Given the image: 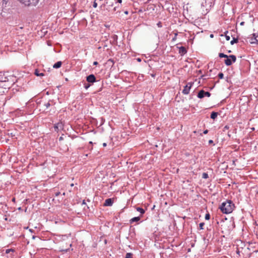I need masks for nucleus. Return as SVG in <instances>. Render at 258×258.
<instances>
[{
    "label": "nucleus",
    "instance_id": "5701e85b",
    "mask_svg": "<svg viewBox=\"0 0 258 258\" xmlns=\"http://www.w3.org/2000/svg\"><path fill=\"white\" fill-rule=\"evenodd\" d=\"M205 219L206 220H209L210 219V215L209 213H207L205 215Z\"/></svg>",
    "mask_w": 258,
    "mask_h": 258
},
{
    "label": "nucleus",
    "instance_id": "ea45409f",
    "mask_svg": "<svg viewBox=\"0 0 258 258\" xmlns=\"http://www.w3.org/2000/svg\"><path fill=\"white\" fill-rule=\"evenodd\" d=\"M122 2V0H117V2L116 3H121Z\"/></svg>",
    "mask_w": 258,
    "mask_h": 258
},
{
    "label": "nucleus",
    "instance_id": "dca6fc26",
    "mask_svg": "<svg viewBox=\"0 0 258 258\" xmlns=\"http://www.w3.org/2000/svg\"><path fill=\"white\" fill-rule=\"evenodd\" d=\"M136 210L138 212H139L141 215L144 214L145 212V210L141 207H137Z\"/></svg>",
    "mask_w": 258,
    "mask_h": 258
},
{
    "label": "nucleus",
    "instance_id": "412c9836",
    "mask_svg": "<svg viewBox=\"0 0 258 258\" xmlns=\"http://www.w3.org/2000/svg\"><path fill=\"white\" fill-rule=\"evenodd\" d=\"M8 2V0H3V6L6 7L7 3Z\"/></svg>",
    "mask_w": 258,
    "mask_h": 258
},
{
    "label": "nucleus",
    "instance_id": "bb28decb",
    "mask_svg": "<svg viewBox=\"0 0 258 258\" xmlns=\"http://www.w3.org/2000/svg\"><path fill=\"white\" fill-rule=\"evenodd\" d=\"M177 35V33H175L174 36V37H173V38L172 39V41H174L176 40Z\"/></svg>",
    "mask_w": 258,
    "mask_h": 258
},
{
    "label": "nucleus",
    "instance_id": "6ab92c4d",
    "mask_svg": "<svg viewBox=\"0 0 258 258\" xmlns=\"http://www.w3.org/2000/svg\"><path fill=\"white\" fill-rule=\"evenodd\" d=\"M15 251L14 249L10 248L6 250L5 253L7 254L10 253L11 252H14Z\"/></svg>",
    "mask_w": 258,
    "mask_h": 258
},
{
    "label": "nucleus",
    "instance_id": "0eeeda50",
    "mask_svg": "<svg viewBox=\"0 0 258 258\" xmlns=\"http://www.w3.org/2000/svg\"><path fill=\"white\" fill-rule=\"evenodd\" d=\"M113 202L111 199L109 198L107 199L103 204L104 206H111L113 204Z\"/></svg>",
    "mask_w": 258,
    "mask_h": 258
},
{
    "label": "nucleus",
    "instance_id": "3c124183",
    "mask_svg": "<svg viewBox=\"0 0 258 258\" xmlns=\"http://www.w3.org/2000/svg\"><path fill=\"white\" fill-rule=\"evenodd\" d=\"M102 123H104L103 119H102Z\"/></svg>",
    "mask_w": 258,
    "mask_h": 258
},
{
    "label": "nucleus",
    "instance_id": "49530a36",
    "mask_svg": "<svg viewBox=\"0 0 258 258\" xmlns=\"http://www.w3.org/2000/svg\"><path fill=\"white\" fill-rule=\"evenodd\" d=\"M109 6H111V7H112V6H113V3H111V4H110Z\"/></svg>",
    "mask_w": 258,
    "mask_h": 258
},
{
    "label": "nucleus",
    "instance_id": "09e8293b",
    "mask_svg": "<svg viewBox=\"0 0 258 258\" xmlns=\"http://www.w3.org/2000/svg\"><path fill=\"white\" fill-rule=\"evenodd\" d=\"M152 77H155V75L152 74Z\"/></svg>",
    "mask_w": 258,
    "mask_h": 258
},
{
    "label": "nucleus",
    "instance_id": "ddd939ff",
    "mask_svg": "<svg viewBox=\"0 0 258 258\" xmlns=\"http://www.w3.org/2000/svg\"><path fill=\"white\" fill-rule=\"evenodd\" d=\"M218 113L216 112H212L211 114V118L213 119H215L217 118Z\"/></svg>",
    "mask_w": 258,
    "mask_h": 258
},
{
    "label": "nucleus",
    "instance_id": "423d86ee",
    "mask_svg": "<svg viewBox=\"0 0 258 258\" xmlns=\"http://www.w3.org/2000/svg\"><path fill=\"white\" fill-rule=\"evenodd\" d=\"M86 80L88 83H93L96 82L95 76L93 74H91L86 77Z\"/></svg>",
    "mask_w": 258,
    "mask_h": 258
},
{
    "label": "nucleus",
    "instance_id": "c03bdc74",
    "mask_svg": "<svg viewBox=\"0 0 258 258\" xmlns=\"http://www.w3.org/2000/svg\"><path fill=\"white\" fill-rule=\"evenodd\" d=\"M213 37H214V35L213 34H212L210 35V37L211 38H213Z\"/></svg>",
    "mask_w": 258,
    "mask_h": 258
},
{
    "label": "nucleus",
    "instance_id": "f3484780",
    "mask_svg": "<svg viewBox=\"0 0 258 258\" xmlns=\"http://www.w3.org/2000/svg\"><path fill=\"white\" fill-rule=\"evenodd\" d=\"M238 41V38L233 37V39L230 42V44L231 45H233L234 43H237Z\"/></svg>",
    "mask_w": 258,
    "mask_h": 258
},
{
    "label": "nucleus",
    "instance_id": "b1692460",
    "mask_svg": "<svg viewBox=\"0 0 258 258\" xmlns=\"http://www.w3.org/2000/svg\"><path fill=\"white\" fill-rule=\"evenodd\" d=\"M204 225H205V223L204 222L200 223V224H199L200 229L201 230L203 229H204L203 227H204Z\"/></svg>",
    "mask_w": 258,
    "mask_h": 258
},
{
    "label": "nucleus",
    "instance_id": "20e7f679",
    "mask_svg": "<svg viewBox=\"0 0 258 258\" xmlns=\"http://www.w3.org/2000/svg\"><path fill=\"white\" fill-rule=\"evenodd\" d=\"M210 96L211 93L209 92H205L203 90H200L197 95V97L200 99L204 98L205 96L209 97Z\"/></svg>",
    "mask_w": 258,
    "mask_h": 258
},
{
    "label": "nucleus",
    "instance_id": "9b49d317",
    "mask_svg": "<svg viewBox=\"0 0 258 258\" xmlns=\"http://www.w3.org/2000/svg\"><path fill=\"white\" fill-rule=\"evenodd\" d=\"M61 64L62 62L61 61H57L53 64V68L54 69H58L61 67Z\"/></svg>",
    "mask_w": 258,
    "mask_h": 258
},
{
    "label": "nucleus",
    "instance_id": "f257e3e1",
    "mask_svg": "<svg viewBox=\"0 0 258 258\" xmlns=\"http://www.w3.org/2000/svg\"><path fill=\"white\" fill-rule=\"evenodd\" d=\"M219 208L223 214H230L235 208V205L231 200H227L221 204Z\"/></svg>",
    "mask_w": 258,
    "mask_h": 258
},
{
    "label": "nucleus",
    "instance_id": "c9c22d12",
    "mask_svg": "<svg viewBox=\"0 0 258 258\" xmlns=\"http://www.w3.org/2000/svg\"><path fill=\"white\" fill-rule=\"evenodd\" d=\"M208 133V130H206L204 131L203 133L204 134H207V133Z\"/></svg>",
    "mask_w": 258,
    "mask_h": 258
},
{
    "label": "nucleus",
    "instance_id": "4c0bfd02",
    "mask_svg": "<svg viewBox=\"0 0 258 258\" xmlns=\"http://www.w3.org/2000/svg\"><path fill=\"white\" fill-rule=\"evenodd\" d=\"M228 57H229V56H228L226 54H224L223 57L226 58V59H227Z\"/></svg>",
    "mask_w": 258,
    "mask_h": 258
},
{
    "label": "nucleus",
    "instance_id": "a211bd4d",
    "mask_svg": "<svg viewBox=\"0 0 258 258\" xmlns=\"http://www.w3.org/2000/svg\"><path fill=\"white\" fill-rule=\"evenodd\" d=\"M133 253L131 252L126 253L125 258H133Z\"/></svg>",
    "mask_w": 258,
    "mask_h": 258
},
{
    "label": "nucleus",
    "instance_id": "a18cd8bd",
    "mask_svg": "<svg viewBox=\"0 0 258 258\" xmlns=\"http://www.w3.org/2000/svg\"><path fill=\"white\" fill-rule=\"evenodd\" d=\"M116 8H117V7H115L114 8V11H116Z\"/></svg>",
    "mask_w": 258,
    "mask_h": 258
},
{
    "label": "nucleus",
    "instance_id": "cd10ccee",
    "mask_svg": "<svg viewBox=\"0 0 258 258\" xmlns=\"http://www.w3.org/2000/svg\"><path fill=\"white\" fill-rule=\"evenodd\" d=\"M112 38L113 39L114 41H117V36L116 35H114L113 36H112Z\"/></svg>",
    "mask_w": 258,
    "mask_h": 258
},
{
    "label": "nucleus",
    "instance_id": "4d7b16f0",
    "mask_svg": "<svg viewBox=\"0 0 258 258\" xmlns=\"http://www.w3.org/2000/svg\"><path fill=\"white\" fill-rule=\"evenodd\" d=\"M71 185L72 186H73L74 185V184H73V183H72V184H71Z\"/></svg>",
    "mask_w": 258,
    "mask_h": 258
},
{
    "label": "nucleus",
    "instance_id": "1a4fd4ad",
    "mask_svg": "<svg viewBox=\"0 0 258 258\" xmlns=\"http://www.w3.org/2000/svg\"><path fill=\"white\" fill-rule=\"evenodd\" d=\"M179 48V53H180L181 55H183L186 53L187 50L185 47L180 46L178 47Z\"/></svg>",
    "mask_w": 258,
    "mask_h": 258
},
{
    "label": "nucleus",
    "instance_id": "603ef678",
    "mask_svg": "<svg viewBox=\"0 0 258 258\" xmlns=\"http://www.w3.org/2000/svg\"><path fill=\"white\" fill-rule=\"evenodd\" d=\"M102 123H104L103 119H102Z\"/></svg>",
    "mask_w": 258,
    "mask_h": 258
},
{
    "label": "nucleus",
    "instance_id": "5fc2aeb1",
    "mask_svg": "<svg viewBox=\"0 0 258 258\" xmlns=\"http://www.w3.org/2000/svg\"><path fill=\"white\" fill-rule=\"evenodd\" d=\"M138 61H141V59L140 58H138Z\"/></svg>",
    "mask_w": 258,
    "mask_h": 258
},
{
    "label": "nucleus",
    "instance_id": "c85d7f7f",
    "mask_svg": "<svg viewBox=\"0 0 258 258\" xmlns=\"http://www.w3.org/2000/svg\"><path fill=\"white\" fill-rule=\"evenodd\" d=\"M157 26L159 27V28H161L162 27V23L161 22H159L157 24Z\"/></svg>",
    "mask_w": 258,
    "mask_h": 258
},
{
    "label": "nucleus",
    "instance_id": "e433bc0d",
    "mask_svg": "<svg viewBox=\"0 0 258 258\" xmlns=\"http://www.w3.org/2000/svg\"><path fill=\"white\" fill-rule=\"evenodd\" d=\"M98 64V63L97 61H94L93 62V65H94V66H97Z\"/></svg>",
    "mask_w": 258,
    "mask_h": 258
},
{
    "label": "nucleus",
    "instance_id": "f03ea898",
    "mask_svg": "<svg viewBox=\"0 0 258 258\" xmlns=\"http://www.w3.org/2000/svg\"><path fill=\"white\" fill-rule=\"evenodd\" d=\"M236 60V57L234 55H230L229 57L225 59L224 62L227 66H231L233 62H235Z\"/></svg>",
    "mask_w": 258,
    "mask_h": 258
},
{
    "label": "nucleus",
    "instance_id": "39448f33",
    "mask_svg": "<svg viewBox=\"0 0 258 258\" xmlns=\"http://www.w3.org/2000/svg\"><path fill=\"white\" fill-rule=\"evenodd\" d=\"M54 128L55 131L58 132V131L63 130V124L62 122H58L54 124Z\"/></svg>",
    "mask_w": 258,
    "mask_h": 258
},
{
    "label": "nucleus",
    "instance_id": "f704fd0d",
    "mask_svg": "<svg viewBox=\"0 0 258 258\" xmlns=\"http://www.w3.org/2000/svg\"><path fill=\"white\" fill-rule=\"evenodd\" d=\"M213 140H210L209 141V144H213Z\"/></svg>",
    "mask_w": 258,
    "mask_h": 258
},
{
    "label": "nucleus",
    "instance_id": "de8ad7c7",
    "mask_svg": "<svg viewBox=\"0 0 258 258\" xmlns=\"http://www.w3.org/2000/svg\"><path fill=\"white\" fill-rule=\"evenodd\" d=\"M125 14H127L128 12L127 11L125 12Z\"/></svg>",
    "mask_w": 258,
    "mask_h": 258
},
{
    "label": "nucleus",
    "instance_id": "4be33fe9",
    "mask_svg": "<svg viewBox=\"0 0 258 258\" xmlns=\"http://www.w3.org/2000/svg\"><path fill=\"white\" fill-rule=\"evenodd\" d=\"M218 77L220 79H222L224 78V74L222 73H220L218 74Z\"/></svg>",
    "mask_w": 258,
    "mask_h": 258
},
{
    "label": "nucleus",
    "instance_id": "7ed1b4c3",
    "mask_svg": "<svg viewBox=\"0 0 258 258\" xmlns=\"http://www.w3.org/2000/svg\"><path fill=\"white\" fill-rule=\"evenodd\" d=\"M193 82H188L187 84L184 87V88L182 91V93L184 95H187L189 93L190 89L192 86L193 85Z\"/></svg>",
    "mask_w": 258,
    "mask_h": 258
},
{
    "label": "nucleus",
    "instance_id": "8fccbe9b",
    "mask_svg": "<svg viewBox=\"0 0 258 258\" xmlns=\"http://www.w3.org/2000/svg\"><path fill=\"white\" fill-rule=\"evenodd\" d=\"M102 123H104L103 119H102Z\"/></svg>",
    "mask_w": 258,
    "mask_h": 258
},
{
    "label": "nucleus",
    "instance_id": "6e6552de",
    "mask_svg": "<svg viewBox=\"0 0 258 258\" xmlns=\"http://www.w3.org/2000/svg\"><path fill=\"white\" fill-rule=\"evenodd\" d=\"M55 104V102L52 100H49L47 102H45L44 104V106L46 107V108H48L49 106L51 105H54Z\"/></svg>",
    "mask_w": 258,
    "mask_h": 258
},
{
    "label": "nucleus",
    "instance_id": "473e14b6",
    "mask_svg": "<svg viewBox=\"0 0 258 258\" xmlns=\"http://www.w3.org/2000/svg\"><path fill=\"white\" fill-rule=\"evenodd\" d=\"M60 194V192L59 191L56 192L55 193V196L58 197Z\"/></svg>",
    "mask_w": 258,
    "mask_h": 258
},
{
    "label": "nucleus",
    "instance_id": "bf43d9fd",
    "mask_svg": "<svg viewBox=\"0 0 258 258\" xmlns=\"http://www.w3.org/2000/svg\"><path fill=\"white\" fill-rule=\"evenodd\" d=\"M257 194H258V191H257Z\"/></svg>",
    "mask_w": 258,
    "mask_h": 258
},
{
    "label": "nucleus",
    "instance_id": "864d4df0",
    "mask_svg": "<svg viewBox=\"0 0 258 258\" xmlns=\"http://www.w3.org/2000/svg\"><path fill=\"white\" fill-rule=\"evenodd\" d=\"M27 208H26L25 210V212H26L27 211Z\"/></svg>",
    "mask_w": 258,
    "mask_h": 258
},
{
    "label": "nucleus",
    "instance_id": "a19ab883",
    "mask_svg": "<svg viewBox=\"0 0 258 258\" xmlns=\"http://www.w3.org/2000/svg\"><path fill=\"white\" fill-rule=\"evenodd\" d=\"M106 146H107L106 143H104L103 144V146L104 147H105Z\"/></svg>",
    "mask_w": 258,
    "mask_h": 258
},
{
    "label": "nucleus",
    "instance_id": "72a5a7b5",
    "mask_svg": "<svg viewBox=\"0 0 258 258\" xmlns=\"http://www.w3.org/2000/svg\"><path fill=\"white\" fill-rule=\"evenodd\" d=\"M229 126H228V125H225V126H224V131H225V130H228V129H229Z\"/></svg>",
    "mask_w": 258,
    "mask_h": 258
},
{
    "label": "nucleus",
    "instance_id": "a878e982",
    "mask_svg": "<svg viewBox=\"0 0 258 258\" xmlns=\"http://www.w3.org/2000/svg\"><path fill=\"white\" fill-rule=\"evenodd\" d=\"M90 85L89 84H84V88L86 89H88L90 87Z\"/></svg>",
    "mask_w": 258,
    "mask_h": 258
},
{
    "label": "nucleus",
    "instance_id": "37998d69",
    "mask_svg": "<svg viewBox=\"0 0 258 258\" xmlns=\"http://www.w3.org/2000/svg\"><path fill=\"white\" fill-rule=\"evenodd\" d=\"M18 210H19V211H22V208L21 207H19L18 208Z\"/></svg>",
    "mask_w": 258,
    "mask_h": 258
},
{
    "label": "nucleus",
    "instance_id": "4468645a",
    "mask_svg": "<svg viewBox=\"0 0 258 258\" xmlns=\"http://www.w3.org/2000/svg\"><path fill=\"white\" fill-rule=\"evenodd\" d=\"M228 31H226V32L225 33V34H221L220 36L222 37H225L226 40L229 41L230 39V36L229 35H227Z\"/></svg>",
    "mask_w": 258,
    "mask_h": 258
},
{
    "label": "nucleus",
    "instance_id": "13d9d810",
    "mask_svg": "<svg viewBox=\"0 0 258 258\" xmlns=\"http://www.w3.org/2000/svg\"><path fill=\"white\" fill-rule=\"evenodd\" d=\"M87 201H88V202H90V200L88 199V200H87Z\"/></svg>",
    "mask_w": 258,
    "mask_h": 258
},
{
    "label": "nucleus",
    "instance_id": "aec40b11",
    "mask_svg": "<svg viewBox=\"0 0 258 258\" xmlns=\"http://www.w3.org/2000/svg\"><path fill=\"white\" fill-rule=\"evenodd\" d=\"M202 177L204 179H207L209 177L208 174L206 172H204L202 174Z\"/></svg>",
    "mask_w": 258,
    "mask_h": 258
},
{
    "label": "nucleus",
    "instance_id": "58836bf2",
    "mask_svg": "<svg viewBox=\"0 0 258 258\" xmlns=\"http://www.w3.org/2000/svg\"><path fill=\"white\" fill-rule=\"evenodd\" d=\"M63 140V137H60L59 138V141H61Z\"/></svg>",
    "mask_w": 258,
    "mask_h": 258
},
{
    "label": "nucleus",
    "instance_id": "2eb2a0df",
    "mask_svg": "<svg viewBox=\"0 0 258 258\" xmlns=\"http://www.w3.org/2000/svg\"><path fill=\"white\" fill-rule=\"evenodd\" d=\"M34 74L37 76H43L44 75L43 73H39V71L38 69L35 70Z\"/></svg>",
    "mask_w": 258,
    "mask_h": 258
},
{
    "label": "nucleus",
    "instance_id": "6e6d98bb",
    "mask_svg": "<svg viewBox=\"0 0 258 258\" xmlns=\"http://www.w3.org/2000/svg\"><path fill=\"white\" fill-rule=\"evenodd\" d=\"M15 198H13V201H15Z\"/></svg>",
    "mask_w": 258,
    "mask_h": 258
},
{
    "label": "nucleus",
    "instance_id": "9d476101",
    "mask_svg": "<svg viewBox=\"0 0 258 258\" xmlns=\"http://www.w3.org/2000/svg\"><path fill=\"white\" fill-rule=\"evenodd\" d=\"M253 38H251L252 41L251 43H254L255 42L258 43V33L253 34Z\"/></svg>",
    "mask_w": 258,
    "mask_h": 258
},
{
    "label": "nucleus",
    "instance_id": "f8f14e48",
    "mask_svg": "<svg viewBox=\"0 0 258 258\" xmlns=\"http://www.w3.org/2000/svg\"><path fill=\"white\" fill-rule=\"evenodd\" d=\"M140 217H134L133 218H132L130 220V223L131 224L134 223V222H138L139 221H140Z\"/></svg>",
    "mask_w": 258,
    "mask_h": 258
},
{
    "label": "nucleus",
    "instance_id": "393cba45",
    "mask_svg": "<svg viewBox=\"0 0 258 258\" xmlns=\"http://www.w3.org/2000/svg\"><path fill=\"white\" fill-rule=\"evenodd\" d=\"M108 63H111L113 65L114 63V61L113 59L110 58L108 60Z\"/></svg>",
    "mask_w": 258,
    "mask_h": 258
},
{
    "label": "nucleus",
    "instance_id": "79ce46f5",
    "mask_svg": "<svg viewBox=\"0 0 258 258\" xmlns=\"http://www.w3.org/2000/svg\"><path fill=\"white\" fill-rule=\"evenodd\" d=\"M240 25H243L244 24V22H242L240 23Z\"/></svg>",
    "mask_w": 258,
    "mask_h": 258
},
{
    "label": "nucleus",
    "instance_id": "2f4dec72",
    "mask_svg": "<svg viewBox=\"0 0 258 258\" xmlns=\"http://www.w3.org/2000/svg\"><path fill=\"white\" fill-rule=\"evenodd\" d=\"M224 54V53H219V56L220 58L223 57Z\"/></svg>",
    "mask_w": 258,
    "mask_h": 258
},
{
    "label": "nucleus",
    "instance_id": "c756f323",
    "mask_svg": "<svg viewBox=\"0 0 258 258\" xmlns=\"http://www.w3.org/2000/svg\"><path fill=\"white\" fill-rule=\"evenodd\" d=\"M93 7L95 8H96L97 7V3L95 1L93 3Z\"/></svg>",
    "mask_w": 258,
    "mask_h": 258
},
{
    "label": "nucleus",
    "instance_id": "7c9ffc66",
    "mask_svg": "<svg viewBox=\"0 0 258 258\" xmlns=\"http://www.w3.org/2000/svg\"><path fill=\"white\" fill-rule=\"evenodd\" d=\"M82 205H86V207L87 208V209H89V207L87 205H86V202H85V200H83V201Z\"/></svg>",
    "mask_w": 258,
    "mask_h": 258
}]
</instances>
